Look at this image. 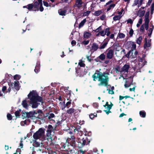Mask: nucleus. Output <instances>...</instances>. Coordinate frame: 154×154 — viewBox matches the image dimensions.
Masks as SVG:
<instances>
[{"mask_svg": "<svg viewBox=\"0 0 154 154\" xmlns=\"http://www.w3.org/2000/svg\"><path fill=\"white\" fill-rule=\"evenodd\" d=\"M106 74L105 72L102 73L98 70H97L92 76L93 80L96 81V79L98 78V81L100 82L98 84V86L104 85L106 87L109 86L111 87V85L108 84L109 77L107 75H105Z\"/></svg>", "mask_w": 154, "mask_h": 154, "instance_id": "f257e3e1", "label": "nucleus"}, {"mask_svg": "<svg viewBox=\"0 0 154 154\" xmlns=\"http://www.w3.org/2000/svg\"><path fill=\"white\" fill-rule=\"evenodd\" d=\"M28 99H29V104L32 105V108H35L40 104V102L42 104L44 103L43 98L38 95L35 91L32 90L28 95Z\"/></svg>", "mask_w": 154, "mask_h": 154, "instance_id": "f03ea898", "label": "nucleus"}, {"mask_svg": "<svg viewBox=\"0 0 154 154\" xmlns=\"http://www.w3.org/2000/svg\"><path fill=\"white\" fill-rule=\"evenodd\" d=\"M45 129L44 128H40L35 133L33 137L35 140L39 139L45 135Z\"/></svg>", "mask_w": 154, "mask_h": 154, "instance_id": "7ed1b4c3", "label": "nucleus"}, {"mask_svg": "<svg viewBox=\"0 0 154 154\" xmlns=\"http://www.w3.org/2000/svg\"><path fill=\"white\" fill-rule=\"evenodd\" d=\"M61 148L64 149L65 151H67L70 153H71L72 152H73L74 149L75 148L74 147L69 144L68 143L67 144L66 143H61L60 144Z\"/></svg>", "mask_w": 154, "mask_h": 154, "instance_id": "20e7f679", "label": "nucleus"}, {"mask_svg": "<svg viewBox=\"0 0 154 154\" xmlns=\"http://www.w3.org/2000/svg\"><path fill=\"white\" fill-rule=\"evenodd\" d=\"M90 142V141L88 139L87 137H86L85 139L83 138L80 140H79L78 142L79 143L78 146L79 148L82 147L84 146L85 145H87Z\"/></svg>", "mask_w": 154, "mask_h": 154, "instance_id": "39448f33", "label": "nucleus"}, {"mask_svg": "<svg viewBox=\"0 0 154 154\" xmlns=\"http://www.w3.org/2000/svg\"><path fill=\"white\" fill-rule=\"evenodd\" d=\"M67 141H68V143L69 144H71L72 146L74 148L76 147L75 143V137L74 136H71L70 138H68L66 140V142Z\"/></svg>", "mask_w": 154, "mask_h": 154, "instance_id": "423d86ee", "label": "nucleus"}, {"mask_svg": "<svg viewBox=\"0 0 154 154\" xmlns=\"http://www.w3.org/2000/svg\"><path fill=\"white\" fill-rule=\"evenodd\" d=\"M125 46L127 47L128 49L131 48V49L135 50L136 48V45L134 42L131 41L127 42L125 45Z\"/></svg>", "mask_w": 154, "mask_h": 154, "instance_id": "0eeeda50", "label": "nucleus"}, {"mask_svg": "<svg viewBox=\"0 0 154 154\" xmlns=\"http://www.w3.org/2000/svg\"><path fill=\"white\" fill-rule=\"evenodd\" d=\"M106 51L107 52L106 54L107 59H112L114 55V51L112 49H109L108 48L106 50Z\"/></svg>", "mask_w": 154, "mask_h": 154, "instance_id": "6e6552de", "label": "nucleus"}, {"mask_svg": "<svg viewBox=\"0 0 154 154\" xmlns=\"http://www.w3.org/2000/svg\"><path fill=\"white\" fill-rule=\"evenodd\" d=\"M55 128H55H54L52 125H49L48 126V129L47 131V136L48 137L50 136V137L51 138L50 136L51 135V133L52 132H54V131Z\"/></svg>", "mask_w": 154, "mask_h": 154, "instance_id": "1a4fd4ad", "label": "nucleus"}, {"mask_svg": "<svg viewBox=\"0 0 154 154\" xmlns=\"http://www.w3.org/2000/svg\"><path fill=\"white\" fill-rule=\"evenodd\" d=\"M105 55L104 54V53H103L100 54V55L97 58V59H94V60L97 62L100 61L99 59L103 61L105 60Z\"/></svg>", "mask_w": 154, "mask_h": 154, "instance_id": "9d476101", "label": "nucleus"}, {"mask_svg": "<svg viewBox=\"0 0 154 154\" xmlns=\"http://www.w3.org/2000/svg\"><path fill=\"white\" fill-rule=\"evenodd\" d=\"M37 113H38L40 115H41V116L42 117V118H38L40 119L41 120H43L44 119V118L48 116L49 115V113H46L45 115V116L44 114L43 113L42 110L41 109L38 110L37 111Z\"/></svg>", "mask_w": 154, "mask_h": 154, "instance_id": "9b49d317", "label": "nucleus"}, {"mask_svg": "<svg viewBox=\"0 0 154 154\" xmlns=\"http://www.w3.org/2000/svg\"><path fill=\"white\" fill-rule=\"evenodd\" d=\"M40 63L39 61H37L36 62V65L35 66L34 71L36 73H37L40 71Z\"/></svg>", "mask_w": 154, "mask_h": 154, "instance_id": "f8f14e48", "label": "nucleus"}, {"mask_svg": "<svg viewBox=\"0 0 154 154\" xmlns=\"http://www.w3.org/2000/svg\"><path fill=\"white\" fill-rule=\"evenodd\" d=\"M33 11H39V5H40L39 2L37 1L35 2L33 4Z\"/></svg>", "mask_w": 154, "mask_h": 154, "instance_id": "ddd939ff", "label": "nucleus"}, {"mask_svg": "<svg viewBox=\"0 0 154 154\" xmlns=\"http://www.w3.org/2000/svg\"><path fill=\"white\" fill-rule=\"evenodd\" d=\"M133 79H130L126 81L124 85L125 87V88H128L133 84Z\"/></svg>", "mask_w": 154, "mask_h": 154, "instance_id": "4468645a", "label": "nucleus"}, {"mask_svg": "<svg viewBox=\"0 0 154 154\" xmlns=\"http://www.w3.org/2000/svg\"><path fill=\"white\" fill-rule=\"evenodd\" d=\"M129 68L130 66L129 65L125 64L121 68V72H128Z\"/></svg>", "mask_w": 154, "mask_h": 154, "instance_id": "2eb2a0df", "label": "nucleus"}, {"mask_svg": "<svg viewBox=\"0 0 154 154\" xmlns=\"http://www.w3.org/2000/svg\"><path fill=\"white\" fill-rule=\"evenodd\" d=\"M75 5L78 8H80L81 7L83 2L82 0H75Z\"/></svg>", "mask_w": 154, "mask_h": 154, "instance_id": "dca6fc26", "label": "nucleus"}, {"mask_svg": "<svg viewBox=\"0 0 154 154\" xmlns=\"http://www.w3.org/2000/svg\"><path fill=\"white\" fill-rule=\"evenodd\" d=\"M91 48V50L94 52L96 51L99 48L98 45L96 43H93Z\"/></svg>", "mask_w": 154, "mask_h": 154, "instance_id": "f3484780", "label": "nucleus"}, {"mask_svg": "<svg viewBox=\"0 0 154 154\" xmlns=\"http://www.w3.org/2000/svg\"><path fill=\"white\" fill-rule=\"evenodd\" d=\"M27 118L33 117L34 116L35 114H37V112L35 111H30L29 112H27Z\"/></svg>", "mask_w": 154, "mask_h": 154, "instance_id": "a211bd4d", "label": "nucleus"}, {"mask_svg": "<svg viewBox=\"0 0 154 154\" xmlns=\"http://www.w3.org/2000/svg\"><path fill=\"white\" fill-rule=\"evenodd\" d=\"M144 41L145 43L143 46L144 48L146 49L147 48L149 47L151 45V44H149V42H147V38L146 37L144 39Z\"/></svg>", "mask_w": 154, "mask_h": 154, "instance_id": "6ab92c4d", "label": "nucleus"}, {"mask_svg": "<svg viewBox=\"0 0 154 154\" xmlns=\"http://www.w3.org/2000/svg\"><path fill=\"white\" fill-rule=\"evenodd\" d=\"M14 88L17 91L20 89V87L19 86V82L18 81H15L14 84Z\"/></svg>", "mask_w": 154, "mask_h": 154, "instance_id": "aec40b11", "label": "nucleus"}, {"mask_svg": "<svg viewBox=\"0 0 154 154\" xmlns=\"http://www.w3.org/2000/svg\"><path fill=\"white\" fill-rule=\"evenodd\" d=\"M66 13V10H63L62 9H60L58 10V13L60 15L65 16Z\"/></svg>", "mask_w": 154, "mask_h": 154, "instance_id": "412c9836", "label": "nucleus"}, {"mask_svg": "<svg viewBox=\"0 0 154 154\" xmlns=\"http://www.w3.org/2000/svg\"><path fill=\"white\" fill-rule=\"evenodd\" d=\"M145 13V11L144 10L140 11V9L138 11L137 13V15H138L140 17H142L144 15Z\"/></svg>", "mask_w": 154, "mask_h": 154, "instance_id": "4be33fe9", "label": "nucleus"}, {"mask_svg": "<svg viewBox=\"0 0 154 154\" xmlns=\"http://www.w3.org/2000/svg\"><path fill=\"white\" fill-rule=\"evenodd\" d=\"M76 110L74 108H70L68 109L66 111V112L69 114H72V113H75Z\"/></svg>", "mask_w": 154, "mask_h": 154, "instance_id": "5701e85b", "label": "nucleus"}, {"mask_svg": "<svg viewBox=\"0 0 154 154\" xmlns=\"http://www.w3.org/2000/svg\"><path fill=\"white\" fill-rule=\"evenodd\" d=\"M38 2L40 4V7L39 10L41 12H42L44 10V8L42 6V0H37Z\"/></svg>", "mask_w": 154, "mask_h": 154, "instance_id": "b1692460", "label": "nucleus"}, {"mask_svg": "<svg viewBox=\"0 0 154 154\" xmlns=\"http://www.w3.org/2000/svg\"><path fill=\"white\" fill-rule=\"evenodd\" d=\"M21 116L23 119H24L26 118H27V112L25 111H23L21 113Z\"/></svg>", "mask_w": 154, "mask_h": 154, "instance_id": "393cba45", "label": "nucleus"}, {"mask_svg": "<svg viewBox=\"0 0 154 154\" xmlns=\"http://www.w3.org/2000/svg\"><path fill=\"white\" fill-rule=\"evenodd\" d=\"M107 45V43L106 42H104L103 44H101L99 47V49L100 50L106 48Z\"/></svg>", "mask_w": 154, "mask_h": 154, "instance_id": "a878e982", "label": "nucleus"}, {"mask_svg": "<svg viewBox=\"0 0 154 154\" xmlns=\"http://www.w3.org/2000/svg\"><path fill=\"white\" fill-rule=\"evenodd\" d=\"M86 21V19H83L79 23V28H80L82 27Z\"/></svg>", "mask_w": 154, "mask_h": 154, "instance_id": "bb28decb", "label": "nucleus"}, {"mask_svg": "<svg viewBox=\"0 0 154 154\" xmlns=\"http://www.w3.org/2000/svg\"><path fill=\"white\" fill-rule=\"evenodd\" d=\"M22 105L24 108L26 109L27 108L28 106L27 103V101L26 100H24L22 101Z\"/></svg>", "mask_w": 154, "mask_h": 154, "instance_id": "cd10ccee", "label": "nucleus"}, {"mask_svg": "<svg viewBox=\"0 0 154 154\" xmlns=\"http://www.w3.org/2000/svg\"><path fill=\"white\" fill-rule=\"evenodd\" d=\"M91 34L88 32H85L84 33L83 36L84 38H88L91 36Z\"/></svg>", "mask_w": 154, "mask_h": 154, "instance_id": "c85d7f7f", "label": "nucleus"}, {"mask_svg": "<svg viewBox=\"0 0 154 154\" xmlns=\"http://www.w3.org/2000/svg\"><path fill=\"white\" fill-rule=\"evenodd\" d=\"M139 114L141 117L145 118L146 116V112L144 110L140 111L139 112Z\"/></svg>", "mask_w": 154, "mask_h": 154, "instance_id": "c756f323", "label": "nucleus"}, {"mask_svg": "<svg viewBox=\"0 0 154 154\" xmlns=\"http://www.w3.org/2000/svg\"><path fill=\"white\" fill-rule=\"evenodd\" d=\"M33 145L36 147H39L40 146V143L37 142L36 140H33Z\"/></svg>", "mask_w": 154, "mask_h": 154, "instance_id": "7c9ffc66", "label": "nucleus"}, {"mask_svg": "<svg viewBox=\"0 0 154 154\" xmlns=\"http://www.w3.org/2000/svg\"><path fill=\"white\" fill-rule=\"evenodd\" d=\"M134 50L131 49L129 51L127 54H126L124 55V56L127 58H129L130 57V54Z\"/></svg>", "mask_w": 154, "mask_h": 154, "instance_id": "2f4dec72", "label": "nucleus"}, {"mask_svg": "<svg viewBox=\"0 0 154 154\" xmlns=\"http://www.w3.org/2000/svg\"><path fill=\"white\" fill-rule=\"evenodd\" d=\"M21 111V110L20 109H19V110H17L15 112L14 114L17 118L20 117V112Z\"/></svg>", "mask_w": 154, "mask_h": 154, "instance_id": "473e14b6", "label": "nucleus"}, {"mask_svg": "<svg viewBox=\"0 0 154 154\" xmlns=\"http://www.w3.org/2000/svg\"><path fill=\"white\" fill-rule=\"evenodd\" d=\"M103 12L101 10H99L97 11H96L94 15L95 16H98L102 13Z\"/></svg>", "mask_w": 154, "mask_h": 154, "instance_id": "72a5a7b5", "label": "nucleus"}, {"mask_svg": "<svg viewBox=\"0 0 154 154\" xmlns=\"http://www.w3.org/2000/svg\"><path fill=\"white\" fill-rule=\"evenodd\" d=\"M120 66H117L115 68V70L116 71L117 73L119 72H121V70Z\"/></svg>", "mask_w": 154, "mask_h": 154, "instance_id": "f704fd0d", "label": "nucleus"}, {"mask_svg": "<svg viewBox=\"0 0 154 154\" xmlns=\"http://www.w3.org/2000/svg\"><path fill=\"white\" fill-rule=\"evenodd\" d=\"M121 18V16L120 15H116L115 16L113 17V20L114 21H116L117 20H119Z\"/></svg>", "mask_w": 154, "mask_h": 154, "instance_id": "c9c22d12", "label": "nucleus"}, {"mask_svg": "<svg viewBox=\"0 0 154 154\" xmlns=\"http://www.w3.org/2000/svg\"><path fill=\"white\" fill-rule=\"evenodd\" d=\"M142 40V37L141 36H140L137 39V40L136 41V43L137 44L140 45L141 43Z\"/></svg>", "mask_w": 154, "mask_h": 154, "instance_id": "e433bc0d", "label": "nucleus"}, {"mask_svg": "<svg viewBox=\"0 0 154 154\" xmlns=\"http://www.w3.org/2000/svg\"><path fill=\"white\" fill-rule=\"evenodd\" d=\"M119 44H114L112 46L114 47V50L116 51H119V50L118 49V48L119 47Z\"/></svg>", "mask_w": 154, "mask_h": 154, "instance_id": "4c0bfd02", "label": "nucleus"}, {"mask_svg": "<svg viewBox=\"0 0 154 154\" xmlns=\"http://www.w3.org/2000/svg\"><path fill=\"white\" fill-rule=\"evenodd\" d=\"M27 8L30 11H31L33 8V5L32 4H29L27 5Z\"/></svg>", "mask_w": 154, "mask_h": 154, "instance_id": "58836bf2", "label": "nucleus"}, {"mask_svg": "<svg viewBox=\"0 0 154 154\" xmlns=\"http://www.w3.org/2000/svg\"><path fill=\"white\" fill-rule=\"evenodd\" d=\"M115 4H113L110 5L107 9V11H109L112 8H114L115 6Z\"/></svg>", "mask_w": 154, "mask_h": 154, "instance_id": "ea45409f", "label": "nucleus"}, {"mask_svg": "<svg viewBox=\"0 0 154 154\" xmlns=\"http://www.w3.org/2000/svg\"><path fill=\"white\" fill-rule=\"evenodd\" d=\"M21 78V76L18 74H16L14 75V79L15 80H19Z\"/></svg>", "mask_w": 154, "mask_h": 154, "instance_id": "a19ab883", "label": "nucleus"}, {"mask_svg": "<svg viewBox=\"0 0 154 154\" xmlns=\"http://www.w3.org/2000/svg\"><path fill=\"white\" fill-rule=\"evenodd\" d=\"M71 104V100L67 102L65 105L64 106V108H65L66 107L67 108H69Z\"/></svg>", "mask_w": 154, "mask_h": 154, "instance_id": "79ce46f5", "label": "nucleus"}, {"mask_svg": "<svg viewBox=\"0 0 154 154\" xmlns=\"http://www.w3.org/2000/svg\"><path fill=\"white\" fill-rule=\"evenodd\" d=\"M145 23L143 24L144 25H149V18H145L144 19Z\"/></svg>", "mask_w": 154, "mask_h": 154, "instance_id": "37998d69", "label": "nucleus"}, {"mask_svg": "<svg viewBox=\"0 0 154 154\" xmlns=\"http://www.w3.org/2000/svg\"><path fill=\"white\" fill-rule=\"evenodd\" d=\"M152 29H149L148 30L149 33H148V35L149 37H151V35H152Z\"/></svg>", "mask_w": 154, "mask_h": 154, "instance_id": "c03bdc74", "label": "nucleus"}, {"mask_svg": "<svg viewBox=\"0 0 154 154\" xmlns=\"http://www.w3.org/2000/svg\"><path fill=\"white\" fill-rule=\"evenodd\" d=\"M81 128V126L78 125L76 126V128L74 129V131L75 132L76 131H77L78 132Z\"/></svg>", "mask_w": 154, "mask_h": 154, "instance_id": "a18cd8bd", "label": "nucleus"}, {"mask_svg": "<svg viewBox=\"0 0 154 154\" xmlns=\"http://www.w3.org/2000/svg\"><path fill=\"white\" fill-rule=\"evenodd\" d=\"M140 31L142 32H143L145 31L144 24L142 25L140 28Z\"/></svg>", "mask_w": 154, "mask_h": 154, "instance_id": "49530a36", "label": "nucleus"}, {"mask_svg": "<svg viewBox=\"0 0 154 154\" xmlns=\"http://www.w3.org/2000/svg\"><path fill=\"white\" fill-rule=\"evenodd\" d=\"M102 29V26H100L96 29L93 30V31H94L95 32H98L100 31H101Z\"/></svg>", "mask_w": 154, "mask_h": 154, "instance_id": "de8ad7c7", "label": "nucleus"}, {"mask_svg": "<svg viewBox=\"0 0 154 154\" xmlns=\"http://www.w3.org/2000/svg\"><path fill=\"white\" fill-rule=\"evenodd\" d=\"M7 119L9 120H11L12 119V115L9 113H8L7 115Z\"/></svg>", "mask_w": 154, "mask_h": 154, "instance_id": "09e8293b", "label": "nucleus"}, {"mask_svg": "<svg viewBox=\"0 0 154 154\" xmlns=\"http://www.w3.org/2000/svg\"><path fill=\"white\" fill-rule=\"evenodd\" d=\"M54 116H55L54 114L53 113H51L49 114V116L48 117V119L49 120H51V119L52 118L54 117Z\"/></svg>", "mask_w": 154, "mask_h": 154, "instance_id": "8fccbe9b", "label": "nucleus"}, {"mask_svg": "<svg viewBox=\"0 0 154 154\" xmlns=\"http://www.w3.org/2000/svg\"><path fill=\"white\" fill-rule=\"evenodd\" d=\"M125 37V35L122 33H120L119 34V37L120 38H124Z\"/></svg>", "mask_w": 154, "mask_h": 154, "instance_id": "3c124183", "label": "nucleus"}, {"mask_svg": "<svg viewBox=\"0 0 154 154\" xmlns=\"http://www.w3.org/2000/svg\"><path fill=\"white\" fill-rule=\"evenodd\" d=\"M21 150L20 148H17L16 151V152L14 154H20Z\"/></svg>", "mask_w": 154, "mask_h": 154, "instance_id": "603ef678", "label": "nucleus"}, {"mask_svg": "<svg viewBox=\"0 0 154 154\" xmlns=\"http://www.w3.org/2000/svg\"><path fill=\"white\" fill-rule=\"evenodd\" d=\"M99 33H100V35L102 36H104L106 35V33L103 30H101L99 32Z\"/></svg>", "mask_w": 154, "mask_h": 154, "instance_id": "864d4df0", "label": "nucleus"}, {"mask_svg": "<svg viewBox=\"0 0 154 154\" xmlns=\"http://www.w3.org/2000/svg\"><path fill=\"white\" fill-rule=\"evenodd\" d=\"M79 65L80 67H84L85 66V64L83 63L82 61L79 62Z\"/></svg>", "mask_w": 154, "mask_h": 154, "instance_id": "5fc2aeb1", "label": "nucleus"}, {"mask_svg": "<svg viewBox=\"0 0 154 154\" xmlns=\"http://www.w3.org/2000/svg\"><path fill=\"white\" fill-rule=\"evenodd\" d=\"M90 11H87L84 13L83 15L85 16H88L90 14Z\"/></svg>", "mask_w": 154, "mask_h": 154, "instance_id": "6e6d98bb", "label": "nucleus"}, {"mask_svg": "<svg viewBox=\"0 0 154 154\" xmlns=\"http://www.w3.org/2000/svg\"><path fill=\"white\" fill-rule=\"evenodd\" d=\"M107 91H108V93L109 94H114V92L112 90L110 89H107L106 90Z\"/></svg>", "mask_w": 154, "mask_h": 154, "instance_id": "4d7b16f0", "label": "nucleus"}, {"mask_svg": "<svg viewBox=\"0 0 154 154\" xmlns=\"http://www.w3.org/2000/svg\"><path fill=\"white\" fill-rule=\"evenodd\" d=\"M86 58L87 59L88 61L89 62H91L93 60V59L90 58V56L88 55L86 56Z\"/></svg>", "mask_w": 154, "mask_h": 154, "instance_id": "13d9d810", "label": "nucleus"}, {"mask_svg": "<svg viewBox=\"0 0 154 154\" xmlns=\"http://www.w3.org/2000/svg\"><path fill=\"white\" fill-rule=\"evenodd\" d=\"M85 152L83 151L82 149H79L78 150L77 154H84Z\"/></svg>", "mask_w": 154, "mask_h": 154, "instance_id": "bf43d9fd", "label": "nucleus"}, {"mask_svg": "<svg viewBox=\"0 0 154 154\" xmlns=\"http://www.w3.org/2000/svg\"><path fill=\"white\" fill-rule=\"evenodd\" d=\"M85 135L86 136H91L92 135L91 132V131L88 132L86 131L85 133Z\"/></svg>", "mask_w": 154, "mask_h": 154, "instance_id": "052dcab7", "label": "nucleus"}, {"mask_svg": "<svg viewBox=\"0 0 154 154\" xmlns=\"http://www.w3.org/2000/svg\"><path fill=\"white\" fill-rule=\"evenodd\" d=\"M149 11H148L146 12L145 15V18H149Z\"/></svg>", "mask_w": 154, "mask_h": 154, "instance_id": "680f3d73", "label": "nucleus"}, {"mask_svg": "<svg viewBox=\"0 0 154 154\" xmlns=\"http://www.w3.org/2000/svg\"><path fill=\"white\" fill-rule=\"evenodd\" d=\"M14 84L13 82H10L9 83H8V85L9 87V88H13V85Z\"/></svg>", "mask_w": 154, "mask_h": 154, "instance_id": "e2e57ef3", "label": "nucleus"}, {"mask_svg": "<svg viewBox=\"0 0 154 154\" xmlns=\"http://www.w3.org/2000/svg\"><path fill=\"white\" fill-rule=\"evenodd\" d=\"M134 31L132 29H131L129 32V34H130V36L132 37Z\"/></svg>", "mask_w": 154, "mask_h": 154, "instance_id": "0e129e2a", "label": "nucleus"}, {"mask_svg": "<svg viewBox=\"0 0 154 154\" xmlns=\"http://www.w3.org/2000/svg\"><path fill=\"white\" fill-rule=\"evenodd\" d=\"M89 42V40L84 41L82 42V44L86 45H88Z\"/></svg>", "mask_w": 154, "mask_h": 154, "instance_id": "69168bd1", "label": "nucleus"}, {"mask_svg": "<svg viewBox=\"0 0 154 154\" xmlns=\"http://www.w3.org/2000/svg\"><path fill=\"white\" fill-rule=\"evenodd\" d=\"M106 17V16L105 14H103L100 17V19L102 20H103L105 19Z\"/></svg>", "mask_w": 154, "mask_h": 154, "instance_id": "338daca9", "label": "nucleus"}, {"mask_svg": "<svg viewBox=\"0 0 154 154\" xmlns=\"http://www.w3.org/2000/svg\"><path fill=\"white\" fill-rule=\"evenodd\" d=\"M89 116L90 119H93L95 116L93 114L91 113L89 115Z\"/></svg>", "mask_w": 154, "mask_h": 154, "instance_id": "774afa93", "label": "nucleus"}]
</instances>
